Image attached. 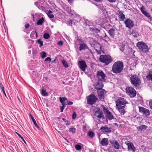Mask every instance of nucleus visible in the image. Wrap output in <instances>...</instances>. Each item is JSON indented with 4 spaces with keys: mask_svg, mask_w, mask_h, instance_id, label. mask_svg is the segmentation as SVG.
<instances>
[{
    "mask_svg": "<svg viewBox=\"0 0 152 152\" xmlns=\"http://www.w3.org/2000/svg\"><path fill=\"white\" fill-rule=\"evenodd\" d=\"M124 63L121 61H116L113 64L112 70L115 74L120 73L123 69Z\"/></svg>",
    "mask_w": 152,
    "mask_h": 152,
    "instance_id": "nucleus-1",
    "label": "nucleus"
},
{
    "mask_svg": "<svg viewBox=\"0 0 152 152\" xmlns=\"http://www.w3.org/2000/svg\"><path fill=\"white\" fill-rule=\"evenodd\" d=\"M137 46L139 50L143 53H146L149 52V48L147 44L143 42H139L137 44Z\"/></svg>",
    "mask_w": 152,
    "mask_h": 152,
    "instance_id": "nucleus-2",
    "label": "nucleus"
},
{
    "mask_svg": "<svg viewBox=\"0 0 152 152\" xmlns=\"http://www.w3.org/2000/svg\"><path fill=\"white\" fill-rule=\"evenodd\" d=\"M99 60L100 61L104 63L106 65L111 63L113 61L110 56L106 55H101Z\"/></svg>",
    "mask_w": 152,
    "mask_h": 152,
    "instance_id": "nucleus-3",
    "label": "nucleus"
},
{
    "mask_svg": "<svg viewBox=\"0 0 152 152\" xmlns=\"http://www.w3.org/2000/svg\"><path fill=\"white\" fill-rule=\"evenodd\" d=\"M130 79L131 83L133 85L136 87H138L140 85L141 83L140 80L136 75L131 76Z\"/></svg>",
    "mask_w": 152,
    "mask_h": 152,
    "instance_id": "nucleus-4",
    "label": "nucleus"
},
{
    "mask_svg": "<svg viewBox=\"0 0 152 152\" xmlns=\"http://www.w3.org/2000/svg\"><path fill=\"white\" fill-rule=\"evenodd\" d=\"M87 99V103L91 105L95 104L98 99L97 97L94 94H91L89 95Z\"/></svg>",
    "mask_w": 152,
    "mask_h": 152,
    "instance_id": "nucleus-5",
    "label": "nucleus"
},
{
    "mask_svg": "<svg viewBox=\"0 0 152 152\" xmlns=\"http://www.w3.org/2000/svg\"><path fill=\"white\" fill-rule=\"evenodd\" d=\"M126 91L127 94L131 98H133L136 96V91L132 87H127L126 88Z\"/></svg>",
    "mask_w": 152,
    "mask_h": 152,
    "instance_id": "nucleus-6",
    "label": "nucleus"
},
{
    "mask_svg": "<svg viewBox=\"0 0 152 152\" xmlns=\"http://www.w3.org/2000/svg\"><path fill=\"white\" fill-rule=\"evenodd\" d=\"M116 107H120L122 106L125 107L126 104L128 103V102L126 101L124 98L120 97L116 101Z\"/></svg>",
    "mask_w": 152,
    "mask_h": 152,
    "instance_id": "nucleus-7",
    "label": "nucleus"
},
{
    "mask_svg": "<svg viewBox=\"0 0 152 152\" xmlns=\"http://www.w3.org/2000/svg\"><path fill=\"white\" fill-rule=\"evenodd\" d=\"M140 10L143 15L148 17L151 21L152 20V18L150 13L147 10L145 7L144 6L142 5L141 6L140 8Z\"/></svg>",
    "mask_w": 152,
    "mask_h": 152,
    "instance_id": "nucleus-8",
    "label": "nucleus"
},
{
    "mask_svg": "<svg viewBox=\"0 0 152 152\" xmlns=\"http://www.w3.org/2000/svg\"><path fill=\"white\" fill-rule=\"evenodd\" d=\"M124 23L126 27L130 29L132 28L134 26L133 22L129 18H127L124 21Z\"/></svg>",
    "mask_w": 152,
    "mask_h": 152,
    "instance_id": "nucleus-9",
    "label": "nucleus"
},
{
    "mask_svg": "<svg viewBox=\"0 0 152 152\" xmlns=\"http://www.w3.org/2000/svg\"><path fill=\"white\" fill-rule=\"evenodd\" d=\"M96 76L99 80L101 81H104L105 80V78L106 77V75L102 70L97 71Z\"/></svg>",
    "mask_w": 152,
    "mask_h": 152,
    "instance_id": "nucleus-10",
    "label": "nucleus"
},
{
    "mask_svg": "<svg viewBox=\"0 0 152 152\" xmlns=\"http://www.w3.org/2000/svg\"><path fill=\"white\" fill-rule=\"evenodd\" d=\"M92 40L91 41V45L92 47H94L95 49L96 50V49H99L101 48V45L94 39L92 38Z\"/></svg>",
    "mask_w": 152,
    "mask_h": 152,
    "instance_id": "nucleus-11",
    "label": "nucleus"
},
{
    "mask_svg": "<svg viewBox=\"0 0 152 152\" xmlns=\"http://www.w3.org/2000/svg\"><path fill=\"white\" fill-rule=\"evenodd\" d=\"M106 93V91L103 89L97 90V94L99 99L102 101L104 99Z\"/></svg>",
    "mask_w": 152,
    "mask_h": 152,
    "instance_id": "nucleus-12",
    "label": "nucleus"
},
{
    "mask_svg": "<svg viewBox=\"0 0 152 152\" xmlns=\"http://www.w3.org/2000/svg\"><path fill=\"white\" fill-rule=\"evenodd\" d=\"M140 112L146 116H148L150 114L149 110L142 107H139Z\"/></svg>",
    "mask_w": 152,
    "mask_h": 152,
    "instance_id": "nucleus-13",
    "label": "nucleus"
},
{
    "mask_svg": "<svg viewBox=\"0 0 152 152\" xmlns=\"http://www.w3.org/2000/svg\"><path fill=\"white\" fill-rule=\"evenodd\" d=\"M79 67L80 69L83 71L85 72L86 68L87 67V65L86 62L83 60H82L78 62Z\"/></svg>",
    "mask_w": 152,
    "mask_h": 152,
    "instance_id": "nucleus-14",
    "label": "nucleus"
},
{
    "mask_svg": "<svg viewBox=\"0 0 152 152\" xmlns=\"http://www.w3.org/2000/svg\"><path fill=\"white\" fill-rule=\"evenodd\" d=\"M125 143L128 146V149L129 151H131L133 152H135L136 148L132 143L127 141V142H126Z\"/></svg>",
    "mask_w": 152,
    "mask_h": 152,
    "instance_id": "nucleus-15",
    "label": "nucleus"
},
{
    "mask_svg": "<svg viewBox=\"0 0 152 152\" xmlns=\"http://www.w3.org/2000/svg\"><path fill=\"white\" fill-rule=\"evenodd\" d=\"M95 115L99 119L102 118V120L104 119V117L103 115L102 112L100 110L99 108L97 109V110L95 113Z\"/></svg>",
    "mask_w": 152,
    "mask_h": 152,
    "instance_id": "nucleus-16",
    "label": "nucleus"
},
{
    "mask_svg": "<svg viewBox=\"0 0 152 152\" xmlns=\"http://www.w3.org/2000/svg\"><path fill=\"white\" fill-rule=\"evenodd\" d=\"M109 141L115 149H118L119 148L120 145L117 141L115 140H109Z\"/></svg>",
    "mask_w": 152,
    "mask_h": 152,
    "instance_id": "nucleus-17",
    "label": "nucleus"
},
{
    "mask_svg": "<svg viewBox=\"0 0 152 152\" xmlns=\"http://www.w3.org/2000/svg\"><path fill=\"white\" fill-rule=\"evenodd\" d=\"M82 43L79 44L80 46L79 47V50L80 51H82L83 50L86 49H88L89 50V48H88L87 44L82 41Z\"/></svg>",
    "mask_w": 152,
    "mask_h": 152,
    "instance_id": "nucleus-18",
    "label": "nucleus"
},
{
    "mask_svg": "<svg viewBox=\"0 0 152 152\" xmlns=\"http://www.w3.org/2000/svg\"><path fill=\"white\" fill-rule=\"evenodd\" d=\"M102 81L100 80H99L97 83L96 85L95 86V88L97 90L102 89L103 84Z\"/></svg>",
    "mask_w": 152,
    "mask_h": 152,
    "instance_id": "nucleus-19",
    "label": "nucleus"
},
{
    "mask_svg": "<svg viewBox=\"0 0 152 152\" xmlns=\"http://www.w3.org/2000/svg\"><path fill=\"white\" fill-rule=\"evenodd\" d=\"M100 129L103 132H106L109 133L111 132V130L110 128H108L106 126H102Z\"/></svg>",
    "mask_w": 152,
    "mask_h": 152,
    "instance_id": "nucleus-20",
    "label": "nucleus"
},
{
    "mask_svg": "<svg viewBox=\"0 0 152 152\" xmlns=\"http://www.w3.org/2000/svg\"><path fill=\"white\" fill-rule=\"evenodd\" d=\"M148 128L147 126L145 125H142L139 126L137 127V130L140 132L144 131Z\"/></svg>",
    "mask_w": 152,
    "mask_h": 152,
    "instance_id": "nucleus-21",
    "label": "nucleus"
},
{
    "mask_svg": "<svg viewBox=\"0 0 152 152\" xmlns=\"http://www.w3.org/2000/svg\"><path fill=\"white\" fill-rule=\"evenodd\" d=\"M108 33L112 38H114L115 35V30L114 28H111L108 30Z\"/></svg>",
    "mask_w": 152,
    "mask_h": 152,
    "instance_id": "nucleus-22",
    "label": "nucleus"
},
{
    "mask_svg": "<svg viewBox=\"0 0 152 152\" xmlns=\"http://www.w3.org/2000/svg\"><path fill=\"white\" fill-rule=\"evenodd\" d=\"M124 107H124V106H122L120 107H116V109H118L121 115H124L126 113L124 110Z\"/></svg>",
    "mask_w": 152,
    "mask_h": 152,
    "instance_id": "nucleus-23",
    "label": "nucleus"
},
{
    "mask_svg": "<svg viewBox=\"0 0 152 152\" xmlns=\"http://www.w3.org/2000/svg\"><path fill=\"white\" fill-rule=\"evenodd\" d=\"M89 30L93 33H98L100 32V29L97 28L95 27H90L89 29Z\"/></svg>",
    "mask_w": 152,
    "mask_h": 152,
    "instance_id": "nucleus-24",
    "label": "nucleus"
},
{
    "mask_svg": "<svg viewBox=\"0 0 152 152\" xmlns=\"http://www.w3.org/2000/svg\"><path fill=\"white\" fill-rule=\"evenodd\" d=\"M100 143L102 146H107L108 144L107 139L106 138H103L100 142Z\"/></svg>",
    "mask_w": 152,
    "mask_h": 152,
    "instance_id": "nucleus-25",
    "label": "nucleus"
},
{
    "mask_svg": "<svg viewBox=\"0 0 152 152\" xmlns=\"http://www.w3.org/2000/svg\"><path fill=\"white\" fill-rule=\"evenodd\" d=\"M59 100L60 102L61 103L62 106L65 107V105L67 104V103L65 102V101L67 100V99L66 98L64 97L63 98L62 97L59 98Z\"/></svg>",
    "mask_w": 152,
    "mask_h": 152,
    "instance_id": "nucleus-26",
    "label": "nucleus"
},
{
    "mask_svg": "<svg viewBox=\"0 0 152 152\" xmlns=\"http://www.w3.org/2000/svg\"><path fill=\"white\" fill-rule=\"evenodd\" d=\"M147 79L149 80H151L152 82V71H150L149 73H148L146 75Z\"/></svg>",
    "mask_w": 152,
    "mask_h": 152,
    "instance_id": "nucleus-27",
    "label": "nucleus"
},
{
    "mask_svg": "<svg viewBox=\"0 0 152 152\" xmlns=\"http://www.w3.org/2000/svg\"><path fill=\"white\" fill-rule=\"evenodd\" d=\"M106 115L107 118H108L109 120H111L114 118L113 115L110 112H109L108 113H107Z\"/></svg>",
    "mask_w": 152,
    "mask_h": 152,
    "instance_id": "nucleus-28",
    "label": "nucleus"
},
{
    "mask_svg": "<svg viewBox=\"0 0 152 152\" xmlns=\"http://www.w3.org/2000/svg\"><path fill=\"white\" fill-rule=\"evenodd\" d=\"M44 21V18L43 17H42L41 18L39 19L37 21V25H42Z\"/></svg>",
    "mask_w": 152,
    "mask_h": 152,
    "instance_id": "nucleus-29",
    "label": "nucleus"
},
{
    "mask_svg": "<svg viewBox=\"0 0 152 152\" xmlns=\"http://www.w3.org/2000/svg\"><path fill=\"white\" fill-rule=\"evenodd\" d=\"M41 94L44 96H48V93L46 92V89L44 88L42 89Z\"/></svg>",
    "mask_w": 152,
    "mask_h": 152,
    "instance_id": "nucleus-30",
    "label": "nucleus"
},
{
    "mask_svg": "<svg viewBox=\"0 0 152 152\" xmlns=\"http://www.w3.org/2000/svg\"><path fill=\"white\" fill-rule=\"evenodd\" d=\"M88 135L90 137L93 138L95 136V134L93 131H90L88 132Z\"/></svg>",
    "mask_w": 152,
    "mask_h": 152,
    "instance_id": "nucleus-31",
    "label": "nucleus"
},
{
    "mask_svg": "<svg viewBox=\"0 0 152 152\" xmlns=\"http://www.w3.org/2000/svg\"><path fill=\"white\" fill-rule=\"evenodd\" d=\"M125 45L122 42L120 44V49L122 52H123L125 50Z\"/></svg>",
    "mask_w": 152,
    "mask_h": 152,
    "instance_id": "nucleus-32",
    "label": "nucleus"
},
{
    "mask_svg": "<svg viewBox=\"0 0 152 152\" xmlns=\"http://www.w3.org/2000/svg\"><path fill=\"white\" fill-rule=\"evenodd\" d=\"M62 63L63 66L66 68H67L69 67V65L66 61L64 60L62 61Z\"/></svg>",
    "mask_w": 152,
    "mask_h": 152,
    "instance_id": "nucleus-33",
    "label": "nucleus"
},
{
    "mask_svg": "<svg viewBox=\"0 0 152 152\" xmlns=\"http://www.w3.org/2000/svg\"><path fill=\"white\" fill-rule=\"evenodd\" d=\"M118 16L119 20L120 21H124L125 18V15L124 14H122Z\"/></svg>",
    "mask_w": 152,
    "mask_h": 152,
    "instance_id": "nucleus-34",
    "label": "nucleus"
},
{
    "mask_svg": "<svg viewBox=\"0 0 152 152\" xmlns=\"http://www.w3.org/2000/svg\"><path fill=\"white\" fill-rule=\"evenodd\" d=\"M102 107L103 108L104 112L105 114H106L107 113L110 112L108 109V108L105 107L104 105H102Z\"/></svg>",
    "mask_w": 152,
    "mask_h": 152,
    "instance_id": "nucleus-35",
    "label": "nucleus"
},
{
    "mask_svg": "<svg viewBox=\"0 0 152 152\" xmlns=\"http://www.w3.org/2000/svg\"><path fill=\"white\" fill-rule=\"evenodd\" d=\"M52 11L49 10L48 11V12L47 13L48 17L50 18H52L54 17V15L52 14Z\"/></svg>",
    "mask_w": 152,
    "mask_h": 152,
    "instance_id": "nucleus-36",
    "label": "nucleus"
},
{
    "mask_svg": "<svg viewBox=\"0 0 152 152\" xmlns=\"http://www.w3.org/2000/svg\"><path fill=\"white\" fill-rule=\"evenodd\" d=\"M32 121L34 125H35V127H36L37 128V129L39 130H41V128L38 126L37 124L35 119H33Z\"/></svg>",
    "mask_w": 152,
    "mask_h": 152,
    "instance_id": "nucleus-37",
    "label": "nucleus"
},
{
    "mask_svg": "<svg viewBox=\"0 0 152 152\" xmlns=\"http://www.w3.org/2000/svg\"><path fill=\"white\" fill-rule=\"evenodd\" d=\"M34 36L36 37V38L37 37V34L36 31H32L30 35V36L31 37H32V36H33V37H34ZM31 37L32 38H33L32 37Z\"/></svg>",
    "mask_w": 152,
    "mask_h": 152,
    "instance_id": "nucleus-38",
    "label": "nucleus"
},
{
    "mask_svg": "<svg viewBox=\"0 0 152 152\" xmlns=\"http://www.w3.org/2000/svg\"><path fill=\"white\" fill-rule=\"evenodd\" d=\"M37 43L40 45L39 46L40 47H41L43 45V42L41 39H39L37 40Z\"/></svg>",
    "mask_w": 152,
    "mask_h": 152,
    "instance_id": "nucleus-39",
    "label": "nucleus"
},
{
    "mask_svg": "<svg viewBox=\"0 0 152 152\" xmlns=\"http://www.w3.org/2000/svg\"><path fill=\"white\" fill-rule=\"evenodd\" d=\"M75 148L76 150L77 151H80L82 149L81 146L79 144H77L75 146Z\"/></svg>",
    "mask_w": 152,
    "mask_h": 152,
    "instance_id": "nucleus-40",
    "label": "nucleus"
},
{
    "mask_svg": "<svg viewBox=\"0 0 152 152\" xmlns=\"http://www.w3.org/2000/svg\"><path fill=\"white\" fill-rule=\"evenodd\" d=\"M43 37L46 39H48L50 37V35L49 34L45 33L43 35Z\"/></svg>",
    "mask_w": 152,
    "mask_h": 152,
    "instance_id": "nucleus-41",
    "label": "nucleus"
},
{
    "mask_svg": "<svg viewBox=\"0 0 152 152\" xmlns=\"http://www.w3.org/2000/svg\"><path fill=\"white\" fill-rule=\"evenodd\" d=\"M41 57L42 58H44L46 56V53L44 51H43L41 53Z\"/></svg>",
    "mask_w": 152,
    "mask_h": 152,
    "instance_id": "nucleus-42",
    "label": "nucleus"
},
{
    "mask_svg": "<svg viewBox=\"0 0 152 152\" xmlns=\"http://www.w3.org/2000/svg\"><path fill=\"white\" fill-rule=\"evenodd\" d=\"M104 37V39H105V41H106L107 42L108 41H110V38L105 33V36Z\"/></svg>",
    "mask_w": 152,
    "mask_h": 152,
    "instance_id": "nucleus-43",
    "label": "nucleus"
},
{
    "mask_svg": "<svg viewBox=\"0 0 152 152\" xmlns=\"http://www.w3.org/2000/svg\"><path fill=\"white\" fill-rule=\"evenodd\" d=\"M16 134L20 138L22 139V140L24 142V143L26 144V142L25 141L24 139L23 138V137H22V136L18 133L17 132H16Z\"/></svg>",
    "mask_w": 152,
    "mask_h": 152,
    "instance_id": "nucleus-44",
    "label": "nucleus"
},
{
    "mask_svg": "<svg viewBox=\"0 0 152 152\" xmlns=\"http://www.w3.org/2000/svg\"><path fill=\"white\" fill-rule=\"evenodd\" d=\"M76 129L74 128H70L69 129V131L73 133H75L76 132Z\"/></svg>",
    "mask_w": 152,
    "mask_h": 152,
    "instance_id": "nucleus-45",
    "label": "nucleus"
},
{
    "mask_svg": "<svg viewBox=\"0 0 152 152\" xmlns=\"http://www.w3.org/2000/svg\"><path fill=\"white\" fill-rule=\"evenodd\" d=\"M51 59L50 57H48L45 59V61H50L51 63H52L53 61H55L56 60H54L53 61H51Z\"/></svg>",
    "mask_w": 152,
    "mask_h": 152,
    "instance_id": "nucleus-46",
    "label": "nucleus"
},
{
    "mask_svg": "<svg viewBox=\"0 0 152 152\" xmlns=\"http://www.w3.org/2000/svg\"><path fill=\"white\" fill-rule=\"evenodd\" d=\"M74 23V24H75V22H74V20H70V21L69 22V25L70 26H72V24Z\"/></svg>",
    "mask_w": 152,
    "mask_h": 152,
    "instance_id": "nucleus-47",
    "label": "nucleus"
},
{
    "mask_svg": "<svg viewBox=\"0 0 152 152\" xmlns=\"http://www.w3.org/2000/svg\"><path fill=\"white\" fill-rule=\"evenodd\" d=\"M67 104L69 105H71L73 104V103L72 102L67 100Z\"/></svg>",
    "mask_w": 152,
    "mask_h": 152,
    "instance_id": "nucleus-48",
    "label": "nucleus"
},
{
    "mask_svg": "<svg viewBox=\"0 0 152 152\" xmlns=\"http://www.w3.org/2000/svg\"><path fill=\"white\" fill-rule=\"evenodd\" d=\"M77 114L75 113H74L72 116V118L73 119H75L76 118Z\"/></svg>",
    "mask_w": 152,
    "mask_h": 152,
    "instance_id": "nucleus-49",
    "label": "nucleus"
},
{
    "mask_svg": "<svg viewBox=\"0 0 152 152\" xmlns=\"http://www.w3.org/2000/svg\"><path fill=\"white\" fill-rule=\"evenodd\" d=\"M58 45L60 46H62L63 45V42L61 41H60L58 42Z\"/></svg>",
    "mask_w": 152,
    "mask_h": 152,
    "instance_id": "nucleus-50",
    "label": "nucleus"
},
{
    "mask_svg": "<svg viewBox=\"0 0 152 152\" xmlns=\"http://www.w3.org/2000/svg\"><path fill=\"white\" fill-rule=\"evenodd\" d=\"M0 87L2 90L4 89V87L1 82L0 81Z\"/></svg>",
    "mask_w": 152,
    "mask_h": 152,
    "instance_id": "nucleus-51",
    "label": "nucleus"
},
{
    "mask_svg": "<svg viewBox=\"0 0 152 152\" xmlns=\"http://www.w3.org/2000/svg\"><path fill=\"white\" fill-rule=\"evenodd\" d=\"M65 107L63 106H60V112H62L64 109Z\"/></svg>",
    "mask_w": 152,
    "mask_h": 152,
    "instance_id": "nucleus-52",
    "label": "nucleus"
},
{
    "mask_svg": "<svg viewBox=\"0 0 152 152\" xmlns=\"http://www.w3.org/2000/svg\"><path fill=\"white\" fill-rule=\"evenodd\" d=\"M149 105L150 108L152 109V101H150L149 102Z\"/></svg>",
    "mask_w": 152,
    "mask_h": 152,
    "instance_id": "nucleus-53",
    "label": "nucleus"
},
{
    "mask_svg": "<svg viewBox=\"0 0 152 152\" xmlns=\"http://www.w3.org/2000/svg\"><path fill=\"white\" fill-rule=\"evenodd\" d=\"M99 6H100V7H101V9L103 11L104 10V7H103V6L102 5V4H100L99 5Z\"/></svg>",
    "mask_w": 152,
    "mask_h": 152,
    "instance_id": "nucleus-54",
    "label": "nucleus"
},
{
    "mask_svg": "<svg viewBox=\"0 0 152 152\" xmlns=\"http://www.w3.org/2000/svg\"><path fill=\"white\" fill-rule=\"evenodd\" d=\"M109 2L111 3H113L115 2L116 0H107Z\"/></svg>",
    "mask_w": 152,
    "mask_h": 152,
    "instance_id": "nucleus-55",
    "label": "nucleus"
},
{
    "mask_svg": "<svg viewBox=\"0 0 152 152\" xmlns=\"http://www.w3.org/2000/svg\"><path fill=\"white\" fill-rule=\"evenodd\" d=\"M29 27V25L28 24H27L25 25V28H28Z\"/></svg>",
    "mask_w": 152,
    "mask_h": 152,
    "instance_id": "nucleus-56",
    "label": "nucleus"
},
{
    "mask_svg": "<svg viewBox=\"0 0 152 152\" xmlns=\"http://www.w3.org/2000/svg\"><path fill=\"white\" fill-rule=\"evenodd\" d=\"M67 123H66V125H69L70 124V121H67Z\"/></svg>",
    "mask_w": 152,
    "mask_h": 152,
    "instance_id": "nucleus-57",
    "label": "nucleus"
},
{
    "mask_svg": "<svg viewBox=\"0 0 152 152\" xmlns=\"http://www.w3.org/2000/svg\"><path fill=\"white\" fill-rule=\"evenodd\" d=\"M122 14H123V13L121 11H120L119 12V13L118 14V16L119 15H121Z\"/></svg>",
    "mask_w": 152,
    "mask_h": 152,
    "instance_id": "nucleus-58",
    "label": "nucleus"
},
{
    "mask_svg": "<svg viewBox=\"0 0 152 152\" xmlns=\"http://www.w3.org/2000/svg\"><path fill=\"white\" fill-rule=\"evenodd\" d=\"M2 90V91H3V93H4V94L5 95V96H7L6 95V93H5V91H4V89H3V90Z\"/></svg>",
    "mask_w": 152,
    "mask_h": 152,
    "instance_id": "nucleus-59",
    "label": "nucleus"
},
{
    "mask_svg": "<svg viewBox=\"0 0 152 152\" xmlns=\"http://www.w3.org/2000/svg\"><path fill=\"white\" fill-rule=\"evenodd\" d=\"M107 151H108L109 152H111L112 151V150L109 148H107Z\"/></svg>",
    "mask_w": 152,
    "mask_h": 152,
    "instance_id": "nucleus-60",
    "label": "nucleus"
},
{
    "mask_svg": "<svg viewBox=\"0 0 152 152\" xmlns=\"http://www.w3.org/2000/svg\"><path fill=\"white\" fill-rule=\"evenodd\" d=\"M30 117H31V118L32 120V119H34V117L32 115H31V114H30Z\"/></svg>",
    "mask_w": 152,
    "mask_h": 152,
    "instance_id": "nucleus-61",
    "label": "nucleus"
},
{
    "mask_svg": "<svg viewBox=\"0 0 152 152\" xmlns=\"http://www.w3.org/2000/svg\"><path fill=\"white\" fill-rule=\"evenodd\" d=\"M62 120H63L64 122H67V121L66 120V119L64 118H62Z\"/></svg>",
    "mask_w": 152,
    "mask_h": 152,
    "instance_id": "nucleus-62",
    "label": "nucleus"
},
{
    "mask_svg": "<svg viewBox=\"0 0 152 152\" xmlns=\"http://www.w3.org/2000/svg\"><path fill=\"white\" fill-rule=\"evenodd\" d=\"M94 1L98 2H101L102 0H94Z\"/></svg>",
    "mask_w": 152,
    "mask_h": 152,
    "instance_id": "nucleus-63",
    "label": "nucleus"
},
{
    "mask_svg": "<svg viewBox=\"0 0 152 152\" xmlns=\"http://www.w3.org/2000/svg\"><path fill=\"white\" fill-rule=\"evenodd\" d=\"M133 36H134V37H137V34H134L133 35Z\"/></svg>",
    "mask_w": 152,
    "mask_h": 152,
    "instance_id": "nucleus-64",
    "label": "nucleus"
}]
</instances>
